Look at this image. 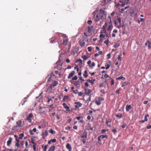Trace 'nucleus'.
<instances>
[{"instance_id": "2f4dec72", "label": "nucleus", "mask_w": 151, "mask_h": 151, "mask_svg": "<svg viewBox=\"0 0 151 151\" xmlns=\"http://www.w3.org/2000/svg\"><path fill=\"white\" fill-rule=\"evenodd\" d=\"M96 18L98 19V20H96V21H98L99 19H102L101 18V17H100L99 15H96Z\"/></svg>"}, {"instance_id": "c9c22d12", "label": "nucleus", "mask_w": 151, "mask_h": 151, "mask_svg": "<svg viewBox=\"0 0 151 151\" xmlns=\"http://www.w3.org/2000/svg\"><path fill=\"white\" fill-rule=\"evenodd\" d=\"M105 66L106 67V69H107L109 68L110 65L109 64H107L106 65H105Z\"/></svg>"}, {"instance_id": "09e8293b", "label": "nucleus", "mask_w": 151, "mask_h": 151, "mask_svg": "<svg viewBox=\"0 0 151 151\" xmlns=\"http://www.w3.org/2000/svg\"><path fill=\"white\" fill-rule=\"evenodd\" d=\"M111 26L110 25H109L107 28V30H110L111 29Z\"/></svg>"}, {"instance_id": "13d9d810", "label": "nucleus", "mask_w": 151, "mask_h": 151, "mask_svg": "<svg viewBox=\"0 0 151 151\" xmlns=\"http://www.w3.org/2000/svg\"><path fill=\"white\" fill-rule=\"evenodd\" d=\"M51 77H52L50 76V77L48 79V80H47L48 82H50V81L51 80Z\"/></svg>"}, {"instance_id": "9d476101", "label": "nucleus", "mask_w": 151, "mask_h": 151, "mask_svg": "<svg viewBox=\"0 0 151 151\" xmlns=\"http://www.w3.org/2000/svg\"><path fill=\"white\" fill-rule=\"evenodd\" d=\"M116 79L117 80H124L125 79V78L123 77L122 76H121L120 77L116 78Z\"/></svg>"}, {"instance_id": "69168bd1", "label": "nucleus", "mask_w": 151, "mask_h": 151, "mask_svg": "<svg viewBox=\"0 0 151 151\" xmlns=\"http://www.w3.org/2000/svg\"><path fill=\"white\" fill-rule=\"evenodd\" d=\"M66 62L67 63H69L70 62V60L68 59H67L66 60Z\"/></svg>"}, {"instance_id": "bf43d9fd", "label": "nucleus", "mask_w": 151, "mask_h": 151, "mask_svg": "<svg viewBox=\"0 0 151 151\" xmlns=\"http://www.w3.org/2000/svg\"><path fill=\"white\" fill-rule=\"evenodd\" d=\"M101 138V136H100L99 137H98V141H100Z\"/></svg>"}, {"instance_id": "2eb2a0df", "label": "nucleus", "mask_w": 151, "mask_h": 151, "mask_svg": "<svg viewBox=\"0 0 151 151\" xmlns=\"http://www.w3.org/2000/svg\"><path fill=\"white\" fill-rule=\"evenodd\" d=\"M119 44L118 42H116L115 43L114 45L113 46V47L115 48H117L119 47Z\"/></svg>"}, {"instance_id": "f3484780", "label": "nucleus", "mask_w": 151, "mask_h": 151, "mask_svg": "<svg viewBox=\"0 0 151 151\" xmlns=\"http://www.w3.org/2000/svg\"><path fill=\"white\" fill-rule=\"evenodd\" d=\"M83 76L86 78L88 76V75L87 74V72L86 70H85L84 71V74L83 75Z\"/></svg>"}, {"instance_id": "9b49d317", "label": "nucleus", "mask_w": 151, "mask_h": 151, "mask_svg": "<svg viewBox=\"0 0 151 151\" xmlns=\"http://www.w3.org/2000/svg\"><path fill=\"white\" fill-rule=\"evenodd\" d=\"M95 81L96 79H93V80L92 79L91 80L88 79L87 80V81L91 83L92 84H93L94 83V82Z\"/></svg>"}, {"instance_id": "c03bdc74", "label": "nucleus", "mask_w": 151, "mask_h": 151, "mask_svg": "<svg viewBox=\"0 0 151 151\" xmlns=\"http://www.w3.org/2000/svg\"><path fill=\"white\" fill-rule=\"evenodd\" d=\"M51 142H56V140L55 139H51Z\"/></svg>"}, {"instance_id": "58836bf2", "label": "nucleus", "mask_w": 151, "mask_h": 151, "mask_svg": "<svg viewBox=\"0 0 151 151\" xmlns=\"http://www.w3.org/2000/svg\"><path fill=\"white\" fill-rule=\"evenodd\" d=\"M68 99V97L67 96H65L63 98V100H65Z\"/></svg>"}, {"instance_id": "e433bc0d", "label": "nucleus", "mask_w": 151, "mask_h": 151, "mask_svg": "<svg viewBox=\"0 0 151 151\" xmlns=\"http://www.w3.org/2000/svg\"><path fill=\"white\" fill-rule=\"evenodd\" d=\"M109 41L108 40H106L104 42V43L106 45H109Z\"/></svg>"}, {"instance_id": "ea45409f", "label": "nucleus", "mask_w": 151, "mask_h": 151, "mask_svg": "<svg viewBox=\"0 0 151 151\" xmlns=\"http://www.w3.org/2000/svg\"><path fill=\"white\" fill-rule=\"evenodd\" d=\"M116 117L119 118H121L122 117V116L121 115H119L118 114H116Z\"/></svg>"}, {"instance_id": "0eeeda50", "label": "nucleus", "mask_w": 151, "mask_h": 151, "mask_svg": "<svg viewBox=\"0 0 151 151\" xmlns=\"http://www.w3.org/2000/svg\"><path fill=\"white\" fill-rule=\"evenodd\" d=\"M66 147L68 149L69 151H71L72 150L71 147L70 145V144L69 143H68L66 145Z\"/></svg>"}, {"instance_id": "bb28decb", "label": "nucleus", "mask_w": 151, "mask_h": 151, "mask_svg": "<svg viewBox=\"0 0 151 151\" xmlns=\"http://www.w3.org/2000/svg\"><path fill=\"white\" fill-rule=\"evenodd\" d=\"M149 116V115L147 114H146L145 116V118H144V120L145 121H147V117H148Z\"/></svg>"}, {"instance_id": "774afa93", "label": "nucleus", "mask_w": 151, "mask_h": 151, "mask_svg": "<svg viewBox=\"0 0 151 151\" xmlns=\"http://www.w3.org/2000/svg\"><path fill=\"white\" fill-rule=\"evenodd\" d=\"M87 119H88V120H90L91 119V117L90 116H88L87 117Z\"/></svg>"}, {"instance_id": "5701e85b", "label": "nucleus", "mask_w": 151, "mask_h": 151, "mask_svg": "<svg viewBox=\"0 0 151 151\" xmlns=\"http://www.w3.org/2000/svg\"><path fill=\"white\" fill-rule=\"evenodd\" d=\"M47 102L48 103H49L50 101H51L52 99V98L50 96H47Z\"/></svg>"}, {"instance_id": "473e14b6", "label": "nucleus", "mask_w": 151, "mask_h": 151, "mask_svg": "<svg viewBox=\"0 0 151 151\" xmlns=\"http://www.w3.org/2000/svg\"><path fill=\"white\" fill-rule=\"evenodd\" d=\"M95 103L98 105H99L101 104V102L99 101V100L98 101H95Z\"/></svg>"}, {"instance_id": "c756f323", "label": "nucleus", "mask_w": 151, "mask_h": 151, "mask_svg": "<svg viewBox=\"0 0 151 151\" xmlns=\"http://www.w3.org/2000/svg\"><path fill=\"white\" fill-rule=\"evenodd\" d=\"M50 133H51L52 134H53L55 133V132L52 129H51L49 131Z\"/></svg>"}, {"instance_id": "0e129e2a", "label": "nucleus", "mask_w": 151, "mask_h": 151, "mask_svg": "<svg viewBox=\"0 0 151 151\" xmlns=\"http://www.w3.org/2000/svg\"><path fill=\"white\" fill-rule=\"evenodd\" d=\"M140 19V22H143L144 21V19H143V18H139V19Z\"/></svg>"}, {"instance_id": "cd10ccee", "label": "nucleus", "mask_w": 151, "mask_h": 151, "mask_svg": "<svg viewBox=\"0 0 151 151\" xmlns=\"http://www.w3.org/2000/svg\"><path fill=\"white\" fill-rule=\"evenodd\" d=\"M78 62H79L80 63H81V64H82V60L80 59H78L77 60L76 62L77 63Z\"/></svg>"}, {"instance_id": "6ab92c4d", "label": "nucleus", "mask_w": 151, "mask_h": 151, "mask_svg": "<svg viewBox=\"0 0 151 151\" xmlns=\"http://www.w3.org/2000/svg\"><path fill=\"white\" fill-rule=\"evenodd\" d=\"M24 136V134L23 133L20 134L19 135V139H22Z\"/></svg>"}, {"instance_id": "a211bd4d", "label": "nucleus", "mask_w": 151, "mask_h": 151, "mask_svg": "<svg viewBox=\"0 0 151 151\" xmlns=\"http://www.w3.org/2000/svg\"><path fill=\"white\" fill-rule=\"evenodd\" d=\"M79 43H80V46L83 47L84 46L85 44V42H84L82 41H80L79 42Z\"/></svg>"}, {"instance_id": "ddd939ff", "label": "nucleus", "mask_w": 151, "mask_h": 151, "mask_svg": "<svg viewBox=\"0 0 151 151\" xmlns=\"http://www.w3.org/2000/svg\"><path fill=\"white\" fill-rule=\"evenodd\" d=\"M33 116L32 114V113H30L29 114V116H28L27 119V120H30V118H32Z\"/></svg>"}, {"instance_id": "a19ab883", "label": "nucleus", "mask_w": 151, "mask_h": 151, "mask_svg": "<svg viewBox=\"0 0 151 151\" xmlns=\"http://www.w3.org/2000/svg\"><path fill=\"white\" fill-rule=\"evenodd\" d=\"M118 60L119 61H121V58L120 55H118Z\"/></svg>"}, {"instance_id": "20e7f679", "label": "nucleus", "mask_w": 151, "mask_h": 151, "mask_svg": "<svg viewBox=\"0 0 151 151\" xmlns=\"http://www.w3.org/2000/svg\"><path fill=\"white\" fill-rule=\"evenodd\" d=\"M75 72L74 71H72L70 73L68 76V79H70L71 77L73 76L75 74Z\"/></svg>"}, {"instance_id": "393cba45", "label": "nucleus", "mask_w": 151, "mask_h": 151, "mask_svg": "<svg viewBox=\"0 0 151 151\" xmlns=\"http://www.w3.org/2000/svg\"><path fill=\"white\" fill-rule=\"evenodd\" d=\"M43 93V92H41L40 94L38 96H37L36 97V99H38V98H40V99L42 97V95Z\"/></svg>"}, {"instance_id": "052dcab7", "label": "nucleus", "mask_w": 151, "mask_h": 151, "mask_svg": "<svg viewBox=\"0 0 151 151\" xmlns=\"http://www.w3.org/2000/svg\"><path fill=\"white\" fill-rule=\"evenodd\" d=\"M147 128L148 129H150L151 128V125H149V126H148L147 127Z\"/></svg>"}, {"instance_id": "7c9ffc66", "label": "nucleus", "mask_w": 151, "mask_h": 151, "mask_svg": "<svg viewBox=\"0 0 151 151\" xmlns=\"http://www.w3.org/2000/svg\"><path fill=\"white\" fill-rule=\"evenodd\" d=\"M48 146V145H45V146L43 150L44 151H46Z\"/></svg>"}, {"instance_id": "39448f33", "label": "nucleus", "mask_w": 151, "mask_h": 151, "mask_svg": "<svg viewBox=\"0 0 151 151\" xmlns=\"http://www.w3.org/2000/svg\"><path fill=\"white\" fill-rule=\"evenodd\" d=\"M12 138L11 137H9V140L7 142V145L8 146H9L12 142Z\"/></svg>"}, {"instance_id": "4c0bfd02", "label": "nucleus", "mask_w": 151, "mask_h": 151, "mask_svg": "<svg viewBox=\"0 0 151 151\" xmlns=\"http://www.w3.org/2000/svg\"><path fill=\"white\" fill-rule=\"evenodd\" d=\"M57 83H58L57 81H54L53 85L54 86H55L57 85Z\"/></svg>"}, {"instance_id": "864d4df0", "label": "nucleus", "mask_w": 151, "mask_h": 151, "mask_svg": "<svg viewBox=\"0 0 151 151\" xmlns=\"http://www.w3.org/2000/svg\"><path fill=\"white\" fill-rule=\"evenodd\" d=\"M92 22V21L91 20H89L87 22L88 24H91Z\"/></svg>"}, {"instance_id": "a18cd8bd", "label": "nucleus", "mask_w": 151, "mask_h": 151, "mask_svg": "<svg viewBox=\"0 0 151 151\" xmlns=\"http://www.w3.org/2000/svg\"><path fill=\"white\" fill-rule=\"evenodd\" d=\"M29 132L30 134L31 135H33L34 134V133H33V132H32V130H30L29 131Z\"/></svg>"}, {"instance_id": "c85d7f7f", "label": "nucleus", "mask_w": 151, "mask_h": 151, "mask_svg": "<svg viewBox=\"0 0 151 151\" xmlns=\"http://www.w3.org/2000/svg\"><path fill=\"white\" fill-rule=\"evenodd\" d=\"M81 58L84 60H86L87 58V57L85 55H83V56H81Z\"/></svg>"}, {"instance_id": "f704fd0d", "label": "nucleus", "mask_w": 151, "mask_h": 151, "mask_svg": "<svg viewBox=\"0 0 151 151\" xmlns=\"http://www.w3.org/2000/svg\"><path fill=\"white\" fill-rule=\"evenodd\" d=\"M77 79V77L76 76H75L74 77H73L72 78V80H76Z\"/></svg>"}, {"instance_id": "f03ea898", "label": "nucleus", "mask_w": 151, "mask_h": 151, "mask_svg": "<svg viewBox=\"0 0 151 151\" xmlns=\"http://www.w3.org/2000/svg\"><path fill=\"white\" fill-rule=\"evenodd\" d=\"M75 104H76L75 106L76 109H78L82 105V104L80 103L79 102H75Z\"/></svg>"}, {"instance_id": "1a4fd4ad", "label": "nucleus", "mask_w": 151, "mask_h": 151, "mask_svg": "<svg viewBox=\"0 0 151 151\" xmlns=\"http://www.w3.org/2000/svg\"><path fill=\"white\" fill-rule=\"evenodd\" d=\"M87 137V132L86 131H84L81 137L83 138H85Z\"/></svg>"}, {"instance_id": "de8ad7c7", "label": "nucleus", "mask_w": 151, "mask_h": 151, "mask_svg": "<svg viewBox=\"0 0 151 151\" xmlns=\"http://www.w3.org/2000/svg\"><path fill=\"white\" fill-rule=\"evenodd\" d=\"M107 56L108 59H109V58H111V55H110V53H109V54H108L107 55Z\"/></svg>"}, {"instance_id": "603ef678", "label": "nucleus", "mask_w": 151, "mask_h": 151, "mask_svg": "<svg viewBox=\"0 0 151 151\" xmlns=\"http://www.w3.org/2000/svg\"><path fill=\"white\" fill-rule=\"evenodd\" d=\"M17 125L14 126L13 128H12V130H15V129H17Z\"/></svg>"}, {"instance_id": "338daca9", "label": "nucleus", "mask_w": 151, "mask_h": 151, "mask_svg": "<svg viewBox=\"0 0 151 151\" xmlns=\"http://www.w3.org/2000/svg\"><path fill=\"white\" fill-rule=\"evenodd\" d=\"M74 69L75 70V69H76V70L77 71H78V70H79V69L78 68V67H74Z\"/></svg>"}, {"instance_id": "423d86ee", "label": "nucleus", "mask_w": 151, "mask_h": 151, "mask_svg": "<svg viewBox=\"0 0 151 151\" xmlns=\"http://www.w3.org/2000/svg\"><path fill=\"white\" fill-rule=\"evenodd\" d=\"M16 124L19 127H21L22 126V122L21 120H19L17 122Z\"/></svg>"}, {"instance_id": "5fc2aeb1", "label": "nucleus", "mask_w": 151, "mask_h": 151, "mask_svg": "<svg viewBox=\"0 0 151 151\" xmlns=\"http://www.w3.org/2000/svg\"><path fill=\"white\" fill-rule=\"evenodd\" d=\"M126 126L127 124H124V125L122 126V127L123 128H124Z\"/></svg>"}, {"instance_id": "680f3d73", "label": "nucleus", "mask_w": 151, "mask_h": 151, "mask_svg": "<svg viewBox=\"0 0 151 151\" xmlns=\"http://www.w3.org/2000/svg\"><path fill=\"white\" fill-rule=\"evenodd\" d=\"M117 21L119 22H121V19L120 18H118L117 19Z\"/></svg>"}, {"instance_id": "412c9836", "label": "nucleus", "mask_w": 151, "mask_h": 151, "mask_svg": "<svg viewBox=\"0 0 151 151\" xmlns=\"http://www.w3.org/2000/svg\"><path fill=\"white\" fill-rule=\"evenodd\" d=\"M105 37V36L104 35L101 34H100L99 36L100 38V41H101V42H102V41L103 40L101 39V38H104Z\"/></svg>"}, {"instance_id": "a878e982", "label": "nucleus", "mask_w": 151, "mask_h": 151, "mask_svg": "<svg viewBox=\"0 0 151 151\" xmlns=\"http://www.w3.org/2000/svg\"><path fill=\"white\" fill-rule=\"evenodd\" d=\"M111 122V121H109V120H108L107 119H106V123L107 124V125L109 127H111V126L110 124H108V123L109 122Z\"/></svg>"}, {"instance_id": "4be33fe9", "label": "nucleus", "mask_w": 151, "mask_h": 151, "mask_svg": "<svg viewBox=\"0 0 151 151\" xmlns=\"http://www.w3.org/2000/svg\"><path fill=\"white\" fill-rule=\"evenodd\" d=\"M147 42H148L149 44L148 46V48L149 49H150L151 48V42H150L148 40L147 41Z\"/></svg>"}, {"instance_id": "6e6d98bb", "label": "nucleus", "mask_w": 151, "mask_h": 151, "mask_svg": "<svg viewBox=\"0 0 151 151\" xmlns=\"http://www.w3.org/2000/svg\"><path fill=\"white\" fill-rule=\"evenodd\" d=\"M107 26V24L106 23V22L104 25L103 26V28H105Z\"/></svg>"}, {"instance_id": "7ed1b4c3", "label": "nucleus", "mask_w": 151, "mask_h": 151, "mask_svg": "<svg viewBox=\"0 0 151 151\" xmlns=\"http://www.w3.org/2000/svg\"><path fill=\"white\" fill-rule=\"evenodd\" d=\"M85 94L88 95L91 92V91L90 90V89H88L87 88H86L85 89Z\"/></svg>"}, {"instance_id": "aec40b11", "label": "nucleus", "mask_w": 151, "mask_h": 151, "mask_svg": "<svg viewBox=\"0 0 151 151\" xmlns=\"http://www.w3.org/2000/svg\"><path fill=\"white\" fill-rule=\"evenodd\" d=\"M63 43L65 45H66L68 44V40H63Z\"/></svg>"}, {"instance_id": "3c124183", "label": "nucleus", "mask_w": 151, "mask_h": 151, "mask_svg": "<svg viewBox=\"0 0 151 151\" xmlns=\"http://www.w3.org/2000/svg\"><path fill=\"white\" fill-rule=\"evenodd\" d=\"M109 76L107 74H105L104 76V77L105 78H107L109 77Z\"/></svg>"}, {"instance_id": "4d7b16f0", "label": "nucleus", "mask_w": 151, "mask_h": 151, "mask_svg": "<svg viewBox=\"0 0 151 151\" xmlns=\"http://www.w3.org/2000/svg\"><path fill=\"white\" fill-rule=\"evenodd\" d=\"M103 99L101 98L100 97L99 98V100L101 102V101H103Z\"/></svg>"}, {"instance_id": "f8f14e48", "label": "nucleus", "mask_w": 151, "mask_h": 151, "mask_svg": "<svg viewBox=\"0 0 151 151\" xmlns=\"http://www.w3.org/2000/svg\"><path fill=\"white\" fill-rule=\"evenodd\" d=\"M129 84L128 82H125L123 83L122 85V87H124L125 86H127Z\"/></svg>"}, {"instance_id": "49530a36", "label": "nucleus", "mask_w": 151, "mask_h": 151, "mask_svg": "<svg viewBox=\"0 0 151 151\" xmlns=\"http://www.w3.org/2000/svg\"><path fill=\"white\" fill-rule=\"evenodd\" d=\"M83 94V93L80 92L78 93V95L79 96H81Z\"/></svg>"}, {"instance_id": "4468645a", "label": "nucleus", "mask_w": 151, "mask_h": 151, "mask_svg": "<svg viewBox=\"0 0 151 151\" xmlns=\"http://www.w3.org/2000/svg\"><path fill=\"white\" fill-rule=\"evenodd\" d=\"M63 105L65 109H69V107L65 103H63Z\"/></svg>"}, {"instance_id": "72a5a7b5", "label": "nucleus", "mask_w": 151, "mask_h": 151, "mask_svg": "<svg viewBox=\"0 0 151 151\" xmlns=\"http://www.w3.org/2000/svg\"><path fill=\"white\" fill-rule=\"evenodd\" d=\"M91 27H88L87 30L88 32H90L91 31V29L93 28V26H91Z\"/></svg>"}, {"instance_id": "e2e57ef3", "label": "nucleus", "mask_w": 151, "mask_h": 151, "mask_svg": "<svg viewBox=\"0 0 151 151\" xmlns=\"http://www.w3.org/2000/svg\"><path fill=\"white\" fill-rule=\"evenodd\" d=\"M15 145L17 147H19V143L17 142L15 144Z\"/></svg>"}, {"instance_id": "b1692460", "label": "nucleus", "mask_w": 151, "mask_h": 151, "mask_svg": "<svg viewBox=\"0 0 151 151\" xmlns=\"http://www.w3.org/2000/svg\"><path fill=\"white\" fill-rule=\"evenodd\" d=\"M101 136V137L102 139H103L104 138H107L108 136L106 135H102Z\"/></svg>"}, {"instance_id": "8fccbe9b", "label": "nucleus", "mask_w": 151, "mask_h": 151, "mask_svg": "<svg viewBox=\"0 0 151 151\" xmlns=\"http://www.w3.org/2000/svg\"><path fill=\"white\" fill-rule=\"evenodd\" d=\"M88 49L89 52H91V47H88Z\"/></svg>"}, {"instance_id": "6e6552de", "label": "nucleus", "mask_w": 151, "mask_h": 151, "mask_svg": "<svg viewBox=\"0 0 151 151\" xmlns=\"http://www.w3.org/2000/svg\"><path fill=\"white\" fill-rule=\"evenodd\" d=\"M132 108V106L131 105H127L126 107V110L127 111H128Z\"/></svg>"}, {"instance_id": "79ce46f5", "label": "nucleus", "mask_w": 151, "mask_h": 151, "mask_svg": "<svg viewBox=\"0 0 151 151\" xmlns=\"http://www.w3.org/2000/svg\"><path fill=\"white\" fill-rule=\"evenodd\" d=\"M112 132L114 133H115L117 132V130L116 129H114L112 130Z\"/></svg>"}, {"instance_id": "dca6fc26", "label": "nucleus", "mask_w": 151, "mask_h": 151, "mask_svg": "<svg viewBox=\"0 0 151 151\" xmlns=\"http://www.w3.org/2000/svg\"><path fill=\"white\" fill-rule=\"evenodd\" d=\"M55 148V146H52L50 147L49 151H54Z\"/></svg>"}, {"instance_id": "37998d69", "label": "nucleus", "mask_w": 151, "mask_h": 151, "mask_svg": "<svg viewBox=\"0 0 151 151\" xmlns=\"http://www.w3.org/2000/svg\"><path fill=\"white\" fill-rule=\"evenodd\" d=\"M79 80L81 81V82H82L84 81V80L81 77H80L79 78Z\"/></svg>"}, {"instance_id": "f257e3e1", "label": "nucleus", "mask_w": 151, "mask_h": 151, "mask_svg": "<svg viewBox=\"0 0 151 151\" xmlns=\"http://www.w3.org/2000/svg\"><path fill=\"white\" fill-rule=\"evenodd\" d=\"M99 15L101 17V18L103 19H105L106 18V12L101 9L100 10Z\"/></svg>"}]
</instances>
